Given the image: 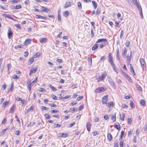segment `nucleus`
<instances>
[{
    "mask_svg": "<svg viewBox=\"0 0 147 147\" xmlns=\"http://www.w3.org/2000/svg\"><path fill=\"white\" fill-rule=\"evenodd\" d=\"M106 76V75L104 74H102L100 75L97 74L96 75V78L97 80V82H99L100 81L104 80Z\"/></svg>",
    "mask_w": 147,
    "mask_h": 147,
    "instance_id": "nucleus-1",
    "label": "nucleus"
},
{
    "mask_svg": "<svg viewBox=\"0 0 147 147\" xmlns=\"http://www.w3.org/2000/svg\"><path fill=\"white\" fill-rule=\"evenodd\" d=\"M107 88L103 87H102L98 88L96 89L95 90V92L96 93H99L104 92L105 91L107 90Z\"/></svg>",
    "mask_w": 147,
    "mask_h": 147,
    "instance_id": "nucleus-2",
    "label": "nucleus"
},
{
    "mask_svg": "<svg viewBox=\"0 0 147 147\" xmlns=\"http://www.w3.org/2000/svg\"><path fill=\"white\" fill-rule=\"evenodd\" d=\"M108 80L109 83L112 87L114 89H115L116 86L115 85V82L113 80V79H112V78L110 77H108Z\"/></svg>",
    "mask_w": 147,
    "mask_h": 147,
    "instance_id": "nucleus-3",
    "label": "nucleus"
},
{
    "mask_svg": "<svg viewBox=\"0 0 147 147\" xmlns=\"http://www.w3.org/2000/svg\"><path fill=\"white\" fill-rule=\"evenodd\" d=\"M140 61L142 68H143L146 67V64L144 60L142 58H140Z\"/></svg>",
    "mask_w": 147,
    "mask_h": 147,
    "instance_id": "nucleus-4",
    "label": "nucleus"
},
{
    "mask_svg": "<svg viewBox=\"0 0 147 147\" xmlns=\"http://www.w3.org/2000/svg\"><path fill=\"white\" fill-rule=\"evenodd\" d=\"M108 101V96H105L103 97L102 99V104H106L107 102Z\"/></svg>",
    "mask_w": 147,
    "mask_h": 147,
    "instance_id": "nucleus-5",
    "label": "nucleus"
},
{
    "mask_svg": "<svg viewBox=\"0 0 147 147\" xmlns=\"http://www.w3.org/2000/svg\"><path fill=\"white\" fill-rule=\"evenodd\" d=\"M13 34V32L11 30L10 28H9L8 29V32L7 33V36L9 39L11 38V37L12 36V35Z\"/></svg>",
    "mask_w": 147,
    "mask_h": 147,
    "instance_id": "nucleus-6",
    "label": "nucleus"
},
{
    "mask_svg": "<svg viewBox=\"0 0 147 147\" xmlns=\"http://www.w3.org/2000/svg\"><path fill=\"white\" fill-rule=\"evenodd\" d=\"M106 104L107 106L109 107H113L115 105L114 103L112 101L107 102Z\"/></svg>",
    "mask_w": 147,
    "mask_h": 147,
    "instance_id": "nucleus-7",
    "label": "nucleus"
},
{
    "mask_svg": "<svg viewBox=\"0 0 147 147\" xmlns=\"http://www.w3.org/2000/svg\"><path fill=\"white\" fill-rule=\"evenodd\" d=\"M30 81H28L27 82V87L28 89L29 90V91H30V90L31 89V87L32 86H33V85H32L30 83Z\"/></svg>",
    "mask_w": 147,
    "mask_h": 147,
    "instance_id": "nucleus-8",
    "label": "nucleus"
},
{
    "mask_svg": "<svg viewBox=\"0 0 147 147\" xmlns=\"http://www.w3.org/2000/svg\"><path fill=\"white\" fill-rule=\"evenodd\" d=\"M37 69V67H36L33 69H31L29 74V75L30 76L32 73H35Z\"/></svg>",
    "mask_w": 147,
    "mask_h": 147,
    "instance_id": "nucleus-9",
    "label": "nucleus"
},
{
    "mask_svg": "<svg viewBox=\"0 0 147 147\" xmlns=\"http://www.w3.org/2000/svg\"><path fill=\"white\" fill-rule=\"evenodd\" d=\"M114 127L117 130H119L120 129V126L118 123H116L114 125Z\"/></svg>",
    "mask_w": 147,
    "mask_h": 147,
    "instance_id": "nucleus-10",
    "label": "nucleus"
},
{
    "mask_svg": "<svg viewBox=\"0 0 147 147\" xmlns=\"http://www.w3.org/2000/svg\"><path fill=\"white\" fill-rule=\"evenodd\" d=\"M132 52L130 53V56H127V59L126 61H127V63L128 64H129L131 60V56Z\"/></svg>",
    "mask_w": 147,
    "mask_h": 147,
    "instance_id": "nucleus-11",
    "label": "nucleus"
},
{
    "mask_svg": "<svg viewBox=\"0 0 147 147\" xmlns=\"http://www.w3.org/2000/svg\"><path fill=\"white\" fill-rule=\"evenodd\" d=\"M31 41V39H27L25 41L24 43V45L25 46L30 44Z\"/></svg>",
    "mask_w": 147,
    "mask_h": 147,
    "instance_id": "nucleus-12",
    "label": "nucleus"
},
{
    "mask_svg": "<svg viewBox=\"0 0 147 147\" xmlns=\"http://www.w3.org/2000/svg\"><path fill=\"white\" fill-rule=\"evenodd\" d=\"M130 71L131 72L132 74H134V75H136V74L135 72V71L134 69L133 68L132 65L131 64H130Z\"/></svg>",
    "mask_w": 147,
    "mask_h": 147,
    "instance_id": "nucleus-13",
    "label": "nucleus"
},
{
    "mask_svg": "<svg viewBox=\"0 0 147 147\" xmlns=\"http://www.w3.org/2000/svg\"><path fill=\"white\" fill-rule=\"evenodd\" d=\"M137 6L138 8V9L140 10V16H141L142 18H143V16L142 12V9L141 7L140 6H139V5H137Z\"/></svg>",
    "mask_w": 147,
    "mask_h": 147,
    "instance_id": "nucleus-14",
    "label": "nucleus"
},
{
    "mask_svg": "<svg viewBox=\"0 0 147 147\" xmlns=\"http://www.w3.org/2000/svg\"><path fill=\"white\" fill-rule=\"evenodd\" d=\"M91 124L89 123L88 122L86 123V127L87 129V130L89 132L90 131V129L91 126Z\"/></svg>",
    "mask_w": 147,
    "mask_h": 147,
    "instance_id": "nucleus-15",
    "label": "nucleus"
},
{
    "mask_svg": "<svg viewBox=\"0 0 147 147\" xmlns=\"http://www.w3.org/2000/svg\"><path fill=\"white\" fill-rule=\"evenodd\" d=\"M2 15L3 16H4L5 17H7L8 18H9L13 20H14V19L13 18L11 17V16L9 14H6L4 13Z\"/></svg>",
    "mask_w": 147,
    "mask_h": 147,
    "instance_id": "nucleus-16",
    "label": "nucleus"
},
{
    "mask_svg": "<svg viewBox=\"0 0 147 147\" xmlns=\"http://www.w3.org/2000/svg\"><path fill=\"white\" fill-rule=\"evenodd\" d=\"M107 40L106 39L102 38L99 39L96 42V43H98L100 42H107Z\"/></svg>",
    "mask_w": 147,
    "mask_h": 147,
    "instance_id": "nucleus-17",
    "label": "nucleus"
},
{
    "mask_svg": "<svg viewBox=\"0 0 147 147\" xmlns=\"http://www.w3.org/2000/svg\"><path fill=\"white\" fill-rule=\"evenodd\" d=\"M47 41V39L46 38H41L40 39V42L41 43H45Z\"/></svg>",
    "mask_w": 147,
    "mask_h": 147,
    "instance_id": "nucleus-18",
    "label": "nucleus"
},
{
    "mask_svg": "<svg viewBox=\"0 0 147 147\" xmlns=\"http://www.w3.org/2000/svg\"><path fill=\"white\" fill-rule=\"evenodd\" d=\"M36 18H42L44 20L47 19V18L45 17L38 15H36Z\"/></svg>",
    "mask_w": 147,
    "mask_h": 147,
    "instance_id": "nucleus-19",
    "label": "nucleus"
},
{
    "mask_svg": "<svg viewBox=\"0 0 147 147\" xmlns=\"http://www.w3.org/2000/svg\"><path fill=\"white\" fill-rule=\"evenodd\" d=\"M120 118L122 121L124 120V119L125 117V114L124 113H122L120 115Z\"/></svg>",
    "mask_w": 147,
    "mask_h": 147,
    "instance_id": "nucleus-20",
    "label": "nucleus"
},
{
    "mask_svg": "<svg viewBox=\"0 0 147 147\" xmlns=\"http://www.w3.org/2000/svg\"><path fill=\"white\" fill-rule=\"evenodd\" d=\"M71 5V3L70 2H67L65 3V6H64L65 8Z\"/></svg>",
    "mask_w": 147,
    "mask_h": 147,
    "instance_id": "nucleus-21",
    "label": "nucleus"
},
{
    "mask_svg": "<svg viewBox=\"0 0 147 147\" xmlns=\"http://www.w3.org/2000/svg\"><path fill=\"white\" fill-rule=\"evenodd\" d=\"M116 53H117V54H116V55H117V59H118V60H119V50L118 49H117V50H116Z\"/></svg>",
    "mask_w": 147,
    "mask_h": 147,
    "instance_id": "nucleus-22",
    "label": "nucleus"
},
{
    "mask_svg": "<svg viewBox=\"0 0 147 147\" xmlns=\"http://www.w3.org/2000/svg\"><path fill=\"white\" fill-rule=\"evenodd\" d=\"M98 45L96 44L93 46L92 48V49L93 50H94L96 49L98 47Z\"/></svg>",
    "mask_w": 147,
    "mask_h": 147,
    "instance_id": "nucleus-23",
    "label": "nucleus"
},
{
    "mask_svg": "<svg viewBox=\"0 0 147 147\" xmlns=\"http://www.w3.org/2000/svg\"><path fill=\"white\" fill-rule=\"evenodd\" d=\"M34 61V59L33 57L30 58L29 60L28 63H29V65L31 64Z\"/></svg>",
    "mask_w": 147,
    "mask_h": 147,
    "instance_id": "nucleus-24",
    "label": "nucleus"
},
{
    "mask_svg": "<svg viewBox=\"0 0 147 147\" xmlns=\"http://www.w3.org/2000/svg\"><path fill=\"white\" fill-rule=\"evenodd\" d=\"M15 105H13L11 107V108L10 111H9V113H12L15 110Z\"/></svg>",
    "mask_w": 147,
    "mask_h": 147,
    "instance_id": "nucleus-25",
    "label": "nucleus"
},
{
    "mask_svg": "<svg viewBox=\"0 0 147 147\" xmlns=\"http://www.w3.org/2000/svg\"><path fill=\"white\" fill-rule=\"evenodd\" d=\"M107 137L108 139V140L109 141H111L112 139V137L111 134L110 133H109L107 134Z\"/></svg>",
    "mask_w": 147,
    "mask_h": 147,
    "instance_id": "nucleus-26",
    "label": "nucleus"
},
{
    "mask_svg": "<svg viewBox=\"0 0 147 147\" xmlns=\"http://www.w3.org/2000/svg\"><path fill=\"white\" fill-rule=\"evenodd\" d=\"M49 86L50 87L51 89L54 91H55L57 90L56 89L54 86H53L50 84H49Z\"/></svg>",
    "mask_w": 147,
    "mask_h": 147,
    "instance_id": "nucleus-27",
    "label": "nucleus"
},
{
    "mask_svg": "<svg viewBox=\"0 0 147 147\" xmlns=\"http://www.w3.org/2000/svg\"><path fill=\"white\" fill-rule=\"evenodd\" d=\"M116 114H115L114 115H113L111 116V119L112 121L113 122H115L116 121Z\"/></svg>",
    "mask_w": 147,
    "mask_h": 147,
    "instance_id": "nucleus-28",
    "label": "nucleus"
},
{
    "mask_svg": "<svg viewBox=\"0 0 147 147\" xmlns=\"http://www.w3.org/2000/svg\"><path fill=\"white\" fill-rule=\"evenodd\" d=\"M136 87L137 88L138 90L139 91H142V89L140 86L138 84H136Z\"/></svg>",
    "mask_w": 147,
    "mask_h": 147,
    "instance_id": "nucleus-29",
    "label": "nucleus"
},
{
    "mask_svg": "<svg viewBox=\"0 0 147 147\" xmlns=\"http://www.w3.org/2000/svg\"><path fill=\"white\" fill-rule=\"evenodd\" d=\"M37 78L38 77H37L35 78V79L31 83H30L32 85H33L37 81Z\"/></svg>",
    "mask_w": 147,
    "mask_h": 147,
    "instance_id": "nucleus-30",
    "label": "nucleus"
},
{
    "mask_svg": "<svg viewBox=\"0 0 147 147\" xmlns=\"http://www.w3.org/2000/svg\"><path fill=\"white\" fill-rule=\"evenodd\" d=\"M40 53L39 52H37L34 55V57L35 58L38 57L40 55Z\"/></svg>",
    "mask_w": 147,
    "mask_h": 147,
    "instance_id": "nucleus-31",
    "label": "nucleus"
},
{
    "mask_svg": "<svg viewBox=\"0 0 147 147\" xmlns=\"http://www.w3.org/2000/svg\"><path fill=\"white\" fill-rule=\"evenodd\" d=\"M140 105L142 106H144L145 105V101L143 100L142 99L140 101Z\"/></svg>",
    "mask_w": 147,
    "mask_h": 147,
    "instance_id": "nucleus-32",
    "label": "nucleus"
},
{
    "mask_svg": "<svg viewBox=\"0 0 147 147\" xmlns=\"http://www.w3.org/2000/svg\"><path fill=\"white\" fill-rule=\"evenodd\" d=\"M92 3L93 5L94 9H95L97 6V5L96 2L95 1H92Z\"/></svg>",
    "mask_w": 147,
    "mask_h": 147,
    "instance_id": "nucleus-33",
    "label": "nucleus"
},
{
    "mask_svg": "<svg viewBox=\"0 0 147 147\" xmlns=\"http://www.w3.org/2000/svg\"><path fill=\"white\" fill-rule=\"evenodd\" d=\"M42 11H46V12H48L49 10V9H48L46 8L43 7H42Z\"/></svg>",
    "mask_w": 147,
    "mask_h": 147,
    "instance_id": "nucleus-34",
    "label": "nucleus"
},
{
    "mask_svg": "<svg viewBox=\"0 0 147 147\" xmlns=\"http://www.w3.org/2000/svg\"><path fill=\"white\" fill-rule=\"evenodd\" d=\"M35 122H30L29 124H28V125H27V127H29L30 126H31L34 125H35Z\"/></svg>",
    "mask_w": 147,
    "mask_h": 147,
    "instance_id": "nucleus-35",
    "label": "nucleus"
},
{
    "mask_svg": "<svg viewBox=\"0 0 147 147\" xmlns=\"http://www.w3.org/2000/svg\"><path fill=\"white\" fill-rule=\"evenodd\" d=\"M57 20L58 21L61 22V17L60 15V13L59 12V11H58V18Z\"/></svg>",
    "mask_w": 147,
    "mask_h": 147,
    "instance_id": "nucleus-36",
    "label": "nucleus"
},
{
    "mask_svg": "<svg viewBox=\"0 0 147 147\" xmlns=\"http://www.w3.org/2000/svg\"><path fill=\"white\" fill-rule=\"evenodd\" d=\"M61 126V124H56L55 123L53 125V127L54 128L55 127H60Z\"/></svg>",
    "mask_w": 147,
    "mask_h": 147,
    "instance_id": "nucleus-37",
    "label": "nucleus"
},
{
    "mask_svg": "<svg viewBox=\"0 0 147 147\" xmlns=\"http://www.w3.org/2000/svg\"><path fill=\"white\" fill-rule=\"evenodd\" d=\"M77 109L76 108H70L69 110L70 112L71 113H73L74 111H77Z\"/></svg>",
    "mask_w": 147,
    "mask_h": 147,
    "instance_id": "nucleus-38",
    "label": "nucleus"
},
{
    "mask_svg": "<svg viewBox=\"0 0 147 147\" xmlns=\"http://www.w3.org/2000/svg\"><path fill=\"white\" fill-rule=\"evenodd\" d=\"M33 108L32 106H30L27 110L26 111V113H28L31 111L32 110Z\"/></svg>",
    "mask_w": 147,
    "mask_h": 147,
    "instance_id": "nucleus-39",
    "label": "nucleus"
},
{
    "mask_svg": "<svg viewBox=\"0 0 147 147\" xmlns=\"http://www.w3.org/2000/svg\"><path fill=\"white\" fill-rule=\"evenodd\" d=\"M127 52V51L125 47L124 48V50L123 51V52L122 53L123 55H124V57L125 56Z\"/></svg>",
    "mask_w": 147,
    "mask_h": 147,
    "instance_id": "nucleus-40",
    "label": "nucleus"
},
{
    "mask_svg": "<svg viewBox=\"0 0 147 147\" xmlns=\"http://www.w3.org/2000/svg\"><path fill=\"white\" fill-rule=\"evenodd\" d=\"M64 14L65 15L64 16L66 17H67L69 14V13L68 11H65Z\"/></svg>",
    "mask_w": 147,
    "mask_h": 147,
    "instance_id": "nucleus-41",
    "label": "nucleus"
},
{
    "mask_svg": "<svg viewBox=\"0 0 147 147\" xmlns=\"http://www.w3.org/2000/svg\"><path fill=\"white\" fill-rule=\"evenodd\" d=\"M71 97V96L70 95L69 96H66L65 97H62V99L63 100H65L67 99L68 98H70Z\"/></svg>",
    "mask_w": 147,
    "mask_h": 147,
    "instance_id": "nucleus-42",
    "label": "nucleus"
},
{
    "mask_svg": "<svg viewBox=\"0 0 147 147\" xmlns=\"http://www.w3.org/2000/svg\"><path fill=\"white\" fill-rule=\"evenodd\" d=\"M100 10L98 8L96 12V15L99 14L100 13Z\"/></svg>",
    "mask_w": 147,
    "mask_h": 147,
    "instance_id": "nucleus-43",
    "label": "nucleus"
},
{
    "mask_svg": "<svg viewBox=\"0 0 147 147\" xmlns=\"http://www.w3.org/2000/svg\"><path fill=\"white\" fill-rule=\"evenodd\" d=\"M79 9H82V4L80 2H78L77 3Z\"/></svg>",
    "mask_w": 147,
    "mask_h": 147,
    "instance_id": "nucleus-44",
    "label": "nucleus"
},
{
    "mask_svg": "<svg viewBox=\"0 0 147 147\" xmlns=\"http://www.w3.org/2000/svg\"><path fill=\"white\" fill-rule=\"evenodd\" d=\"M7 130V129H3L2 130L0 134V136L3 135L4 133L5 132L6 130Z\"/></svg>",
    "mask_w": 147,
    "mask_h": 147,
    "instance_id": "nucleus-45",
    "label": "nucleus"
},
{
    "mask_svg": "<svg viewBox=\"0 0 147 147\" xmlns=\"http://www.w3.org/2000/svg\"><path fill=\"white\" fill-rule=\"evenodd\" d=\"M44 116L47 119H49L50 118V116L48 114H45Z\"/></svg>",
    "mask_w": 147,
    "mask_h": 147,
    "instance_id": "nucleus-46",
    "label": "nucleus"
},
{
    "mask_svg": "<svg viewBox=\"0 0 147 147\" xmlns=\"http://www.w3.org/2000/svg\"><path fill=\"white\" fill-rule=\"evenodd\" d=\"M60 136L61 137H65L67 136V135L64 133H61L59 134Z\"/></svg>",
    "mask_w": 147,
    "mask_h": 147,
    "instance_id": "nucleus-47",
    "label": "nucleus"
},
{
    "mask_svg": "<svg viewBox=\"0 0 147 147\" xmlns=\"http://www.w3.org/2000/svg\"><path fill=\"white\" fill-rule=\"evenodd\" d=\"M132 119L131 118H129L128 119L127 123L128 124H130L131 123Z\"/></svg>",
    "mask_w": 147,
    "mask_h": 147,
    "instance_id": "nucleus-48",
    "label": "nucleus"
},
{
    "mask_svg": "<svg viewBox=\"0 0 147 147\" xmlns=\"http://www.w3.org/2000/svg\"><path fill=\"white\" fill-rule=\"evenodd\" d=\"M124 131H122L121 132V134L120 136V138L121 139H122L124 134Z\"/></svg>",
    "mask_w": 147,
    "mask_h": 147,
    "instance_id": "nucleus-49",
    "label": "nucleus"
},
{
    "mask_svg": "<svg viewBox=\"0 0 147 147\" xmlns=\"http://www.w3.org/2000/svg\"><path fill=\"white\" fill-rule=\"evenodd\" d=\"M14 26L20 30H21V27L19 24H16L14 25Z\"/></svg>",
    "mask_w": 147,
    "mask_h": 147,
    "instance_id": "nucleus-50",
    "label": "nucleus"
},
{
    "mask_svg": "<svg viewBox=\"0 0 147 147\" xmlns=\"http://www.w3.org/2000/svg\"><path fill=\"white\" fill-rule=\"evenodd\" d=\"M41 108L42 109H43L44 110L47 111L48 110L49 108L47 107H46L44 106H42L41 107Z\"/></svg>",
    "mask_w": 147,
    "mask_h": 147,
    "instance_id": "nucleus-51",
    "label": "nucleus"
},
{
    "mask_svg": "<svg viewBox=\"0 0 147 147\" xmlns=\"http://www.w3.org/2000/svg\"><path fill=\"white\" fill-rule=\"evenodd\" d=\"M134 4L136 6L138 5L139 4L136 0H132Z\"/></svg>",
    "mask_w": 147,
    "mask_h": 147,
    "instance_id": "nucleus-52",
    "label": "nucleus"
},
{
    "mask_svg": "<svg viewBox=\"0 0 147 147\" xmlns=\"http://www.w3.org/2000/svg\"><path fill=\"white\" fill-rule=\"evenodd\" d=\"M130 45V42L129 41H127L126 42L125 45L127 47H129Z\"/></svg>",
    "mask_w": 147,
    "mask_h": 147,
    "instance_id": "nucleus-53",
    "label": "nucleus"
},
{
    "mask_svg": "<svg viewBox=\"0 0 147 147\" xmlns=\"http://www.w3.org/2000/svg\"><path fill=\"white\" fill-rule=\"evenodd\" d=\"M21 6L19 5H16V7L15 8V9H19L21 8Z\"/></svg>",
    "mask_w": 147,
    "mask_h": 147,
    "instance_id": "nucleus-54",
    "label": "nucleus"
},
{
    "mask_svg": "<svg viewBox=\"0 0 147 147\" xmlns=\"http://www.w3.org/2000/svg\"><path fill=\"white\" fill-rule=\"evenodd\" d=\"M11 65L9 63L7 64V70L8 71H9V69H10L11 67Z\"/></svg>",
    "mask_w": 147,
    "mask_h": 147,
    "instance_id": "nucleus-55",
    "label": "nucleus"
},
{
    "mask_svg": "<svg viewBox=\"0 0 147 147\" xmlns=\"http://www.w3.org/2000/svg\"><path fill=\"white\" fill-rule=\"evenodd\" d=\"M123 30H121V33H120V38H121V39L122 38V36L123 35Z\"/></svg>",
    "mask_w": 147,
    "mask_h": 147,
    "instance_id": "nucleus-56",
    "label": "nucleus"
},
{
    "mask_svg": "<svg viewBox=\"0 0 147 147\" xmlns=\"http://www.w3.org/2000/svg\"><path fill=\"white\" fill-rule=\"evenodd\" d=\"M56 61L59 63H61L62 62V60L61 59H59L58 58L57 59Z\"/></svg>",
    "mask_w": 147,
    "mask_h": 147,
    "instance_id": "nucleus-57",
    "label": "nucleus"
},
{
    "mask_svg": "<svg viewBox=\"0 0 147 147\" xmlns=\"http://www.w3.org/2000/svg\"><path fill=\"white\" fill-rule=\"evenodd\" d=\"M99 118L98 117H95L94 118V121L95 122H98V121H99Z\"/></svg>",
    "mask_w": 147,
    "mask_h": 147,
    "instance_id": "nucleus-58",
    "label": "nucleus"
},
{
    "mask_svg": "<svg viewBox=\"0 0 147 147\" xmlns=\"http://www.w3.org/2000/svg\"><path fill=\"white\" fill-rule=\"evenodd\" d=\"M51 97L54 100H57V97L54 95H52Z\"/></svg>",
    "mask_w": 147,
    "mask_h": 147,
    "instance_id": "nucleus-59",
    "label": "nucleus"
},
{
    "mask_svg": "<svg viewBox=\"0 0 147 147\" xmlns=\"http://www.w3.org/2000/svg\"><path fill=\"white\" fill-rule=\"evenodd\" d=\"M105 56H102L100 59V61H103L105 60Z\"/></svg>",
    "mask_w": 147,
    "mask_h": 147,
    "instance_id": "nucleus-60",
    "label": "nucleus"
},
{
    "mask_svg": "<svg viewBox=\"0 0 147 147\" xmlns=\"http://www.w3.org/2000/svg\"><path fill=\"white\" fill-rule=\"evenodd\" d=\"M58 112V111L55 110H52L51 111V112L53 113H57Z\"/></svg>",
    "mask_w": 147,
    "mask_h": 147,
    "instance_id": "nucleus-61",
    "label": "nucleus"
},
{
    "mask_svg": "<svg viewBox=\"0 0 147 147\" xmlns=\"http://www.w3.org/2000/svg\"><path fill=\"white\" fill-rule=\"evenodd\" d=\"M83 98V96H79L77 98V100L78 101H79V100H81V99H82Z\"/></svg>",
    "mask_w": 147,
    "mask_h": 147,
    "instance_id": "nucleus-62",
    "label": "nucleus"
},
{
    "mask_svg": "<svg viewBox=\"0 0 147 147\" xmlns=\"http://www.w3.org/2000/svg\"><path fill=\"white\" fill-rule=\"evenodd\" d=\"M134 103L132 101H131L130 103V106L132 108H133V107H134Z\"/></svg>",
    "mask_w": 147,
    "mask_h": 147,
    "instance_id": "nucleus-63",
    "label": "nucleus"
},
{
    "mask_svg": "<svg viewBox=\"0 0 147 147\" xmlns=\"http://www.w3.org/2000/svg\"><path fill=\"white\" fill-rule=\"evenodd\" d=\"M119 145L120 147H123V141H120L119 142Z\"/></svg>",
    "mask_w": 147,
    "mask_h": 147,
    "instance_id": "nucleus-64",
    "label": "nucleus"
}]
</instances>
